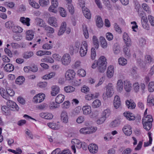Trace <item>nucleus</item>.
I'll use <instances>...</instances> for the list:
<instances>
[{
	"label": "nucleus",
	"mask_w": 154,
	"mask_h": 154,
	"mask_svg": "<svg viewBox=\"0 0 154 154\" xmlns=\"http://www.w3.org/2000/svg\"><path fill=\"white\" fill-rule=\"evenodd\" d=\"M69 116L67 112L65 111H63L60 115V119L63 123L66 124L68 122Z\"/></svg>",
	"instance_id": "obj_8"
},
{
	"label": "nucleus",
	"mask_w": 154,
	"mask_h": 154,
	"mask_svg": "<svg viewBox=\"0 0 154 154\" xmlns=\"http://www.w3.org/2000/svg\"><path fill=\"white\" fill-rule=\"evenodd\" d=\"M14 24L12 21H9L6 22L5 23V27L8 28L12 29Z\"/></svg>",
	"instance_id": "obj_52"
},
{
	"label": "nucleus",
	"mask_w": 154,
	"mask_h": 154,
	"mask_svg": "<svg viewBox=\"0 0 154 154\" xmlns=\"http://www.w3.org/2000/svg\"><path fill=\"white\" fill-rule=\"evenodd\" d=\"M106 117L102 115V117L97 120V123L98 124H101L103 123L106 120Z\"/></svg>",
	"instance_id": "obj_59"
},
{
	"label": "nucleus",
	"mask_w": 154,
	"mask_h": 154,
	"mask_svg": "<svg viewBox=\"0 0 154 154\" xmlns=\"http://www.w3.org/2000/svg\"><path fill=\"white\" fill-rule=\"evenodd\" d=\"M6 93H7V96L8 97V96H14V92L12 89H11L9 88H7L6 89Z\"/></svg>",
	"instance_id": "obj_43"
},
{
	"label": "nucleus",
	"mask_w": 154,
	"mask_h": 154,
	"mask_svg": "<svg viewBox=\"0 0 154 154\" xmlns=\"http://www.w3.org/2000/svg\"><path fill=\"white\" fill-rule=\"evenodd\" d=\"M126 104L127 107L130 109H133L135 108L136 105L134 102L131 100L126 101Z\"/></svg>",
	"instance_id": "obj_17"
},
{
	"label": "nucleus",
	"mask_w": 154,
	"mask_h": 154,
	"mask_svg": "<svg viewBox=\"0 0 154 154\" xmlns=\"http://www.w3.org/2000/svg\"><path fill=\"white\" fill-rule=\"evenodd\" d=\"M7 105L9 107V109H15L17 111H18L19 109V108L16 103L11 100H8L7 102Z\"/></svg>",
	"instance_id": "obj_10"
},
{
	"label": "nucleus",
	"mask_w": 154,
	"mask_h": 154,
	"mask_svg": "<svg viewBox=\"0 0 154 154\" xmlns=\"http://www.w3.org/2000/svg\"><path fill=\"white\" fill-rule=\"evenodd\" d=\"M119 124V121L118 120L115 119L112 121L110 124V126L111 128H114L118 126Z\"/></svg>",
	"instance_id": "obj_40"
},
{
	"label": "nucleus",
	"mask_w": 154,
	"mask_h": 154,
	"mask_svg": "<svg viewBox=\"0 0 154 154\" xmlns=\"http://www.w3.org/2000/svg\"><path fill=\"white\" fill-rule=\"evenodd\" d=\"M88 45L85 42L82 43L79 51V54L81 57H84L86 54L88 50Z\"/></svg>",
	"instance_id": "obj_4"
},
{
	"label": "nucleus",
	"mask_w": 154,
	"mask_h": 154,
	"mask_svg": "<svg viewBox=\"0 0 154 154\" xmlns=\"http://www.w3.org/2000/svg\"><path fill=\"white\" fill-rule=\"evenodd\" d=\"M106 60L104 56H101L98 60V70L100 72H104L106 67Z\"/></svg>",
	"instance_id": "obj_1"
},
{
	"label": "nucleus",
	"mask_w": 154,
	"mask_h": 154,
	"mask_svg": "<svg viewBox=\"0 0 154 154\" xmlns=\"http://www.w3.org/2000/svg\"><path fill=\"white\" fill-rule=\"evenodd\" d=\"M33 55V53L32 52H26L24 54L23 57L26 59H28L32 56Z\"/></svg>",
	"instance_id": "obj_53"
},
{
	"label": "nucleus",
	"mask_w": 154,
	"mask_h": 154,
	"mask_svg": "<svg viewBox=\"0 0 154 154\" xmlns=\"http://www.w3.org/2000/svg\"><path fill=\"white\" fill-rule=\"evenodd\" d=\"M148 20L152 26H154V17L149 15L148 17Z\"/></svg>",
	"instance_id": "obj_61"
},
{
	"label": "nucleus",
	"mask_w": 154,
	"mask_h": 154,
	"mask_svg": "<svg viewBox=\"0 0 154 154\" xmlns=\"http://www.w3.org/2000/svg\"><path fill=\"white\" fill-rule=\"evenodd\" d=\"M39 3L40 5L42 7H45L49 3L48 0H39Z\"/></svg>",
	"instance_id": "obj_51"
},
{
	"label": "nucleus",
	"mask_w": 154,
	"mask_h": 154,
	"mask_svg": "<svg viewBox=\"0 0 154 154\" xmlns=\"http://www.w3.org/2000/svg\"><path fill=\"white\" fill-rule=\"evenodd\" d=\"M123 38L126 46L128 47L130 46L131 45V39L127 33L125 32L124 33Z\"/></svg>",
	"instance_id": "obj_15"
},
{
	"label": "nucleus",
	"mask_w": 154,
	"mask_h": 154,
	"mask_svg": "<svg viewBox=\"0 0 154 154\" xmlns=\"http://www.w3.org/2000/svg\"><path fill=\"white\" fill-rule=\"evenodd\" d=\"M124 88L126 91L130 92L132 88L130 82L128 81H125Z\"/></svg>",
	"instance_id": "obj_25"
},
{
	"label": "nucleus",
	"mask_w": 154,
	"mask_h": 154,
	"mask_svg": "<svg viewBox=\"0 0 154 154\" xmlns=\"http://www.w3.org/2000/svg\"><path fill=\"white\" fill-rule=\"evenodd\" d=\"M113 50L115 54H117L119 53L120 51V47L119 45L117 44H115L113 47Z\"/></svg>",
	"instance_id": "obj_41"
},
{
	"label": "nucleus",
	"mask_w": 154,
	"mask_h": 154,
	"mask_svg": "<svg viewBox=\"0 0 154 154\" xmlns=\"http://www.w3.org/2000/svg\"><path fill=\"white\" fill-rule=\"evenodd\" d=\"M100 40L101 43V46L103 48H106L107 47V44L105 38L103 37H100Z\"/></svg>",
	"instance_id": "obj_37"
},
{
	"label": "nucleus",
	"mask_w": 154,
	"mask_h": 154,
	"mask_svg": "<svg viewBox=\"0 0 154 154\" xmlns=\"http://www.w3.org/2000/svg\"><path fill=\"white\" fill-rule=\"evenodd\" d=\"M144 128L148 131L151 129L152 126V123L149 122H142Z\"/></svg>",
	"instance_id": "obj_31"
},
{
	"label": "nucleus",
	"mask_w": 154,
	"mask_h": 154,
	"mask_svg": "<svg viewBox=\"0 0 154 154\" xmlns=\"http://www.w3.org/2000/svg\"><path fill=\"white\" fill-rule=\"evenodd\" d=\"M41 61L42 62L50 63H53L54 62V60L52 58L49 57L41 59Z\"/></svg>",
	"instance_id": "obj_35"
},
{
	"label": "nucleus",
	"mask_w": 154,
	"mask_h": 154,
	"mask_svg": "<svg viewBox=\"0 0 154 154\" xmlns=\"http://www.w3.org/2000/svg\"><path fill=\"white\" fill-rule=\"evenodd\" d=\"M0 94L3 98L6 100L8 98V97L7 96V93H6L5 90L3 88H0Z\"/></svg>",
	"instance_id": "obj_38"
},
{
	"label": "nucleus",
	"mask_w": 154,
	"mask_h": 154,
	"mask_svg": "<svg viewBox=\"0 0 154 154\" xmlns=\"http://www.w3.org/2000/svg\"><path fill=\"white\" fill-rule=\"evenodd\" d=\"M2 109L4 114L6 115L7 113H8L9 111V108L8 106L7 107L5 106H3L2 107Z\"/></svg>",
	"instance_id": "obj_55"
},
{
	"label": "nucleus",
	"mask_w": 154,
	"mask_h": 154,
	"mask_svg": "<svg viewBox=\"0 0 154 154\" xmlns=\"http://www.w3.org/2000/svg\"><path fill=\"white\" fill-rule=\"evenodd\" d=\"M12 29L13 31L16 33H20L23 31V29L20 26H14Z\"/></svg>",
	"instance_id": "obj_36"
},
{
	"label": "nucleus",
	"mask_w": 154,
	"mask_h": 154,
	"mask_svg": "<svg viewBox=\"0 0 154 154\" xmlns=\"http://www.w3.org/2000/svg\"><path fill=\"white\" fill-rule=\"evenodd\" d=\"M48 125L50 128L53 129L58 130L60 127V125L54 122L48 123Z\"/></svg>",
	"instance_id": "obj_26"
},
{
	"label": "nucleus",
	"mask_w": 154,
	"mask_h": 154,
	"mask_svg": "<svg viewBox=\"0 0 154 154\" xmlns=\"http://www.w3.org/2000/svg\"><path fill=\"white\" fill-rule=\"evenodd\" d=\"M75 73L72 69H68L66 72L65 77L66 80H72L75 77Z\"/></svg>",
	"instance_id": "obj_5"
},
{
	"label": "nucleus",
	"mask_w": 154,
	"mask_h": 154,
	"mask_svg": "<svg viewBox=\"0 0 154 154\" xmlns=\"http://www.w3.org/2000/svg\"><path fill=\"white\" fill-rule=\"evenodd\" d=\"M48 23L51 26L57 27L58 26L57 20L56 18L54 17H49L48 19Z\"/></svg>",
	"instance_id": "obj_9"
},
{
	"label": "nucleus",
	"mask_w": 154,
	"mask_h": 154,
	"mask_svg": "<svg viewBox=\"0 0 154 154\" xmlns=\"http://www.w3.org/2000/svg\"><path fill=\"white\" fill-rule=\"evenodd\" d=\"M100 105V101L98 99L94 101L92 103V106L95 108L99 107Z\"/></svg>",
	"instance_id": "obj_45"
},
{
	"label": "nucleus",
	"mask_w": 154,
	"mask_h": 154,
	"mask_svg": "<svg viewBox=\"0 0 154 154\" xmlns=\"http://www.w3.org/2000/svg\"><path fill=\"white\" fill-rule=\"evenodd\" d=\"M30 5L32 7L35 8H38L39 6L38 3L34 2L33 0H29Z\"/></svg>",
	"instance_id": "obj_44"
},
{
	"label": "nucleus",
	"mask_w": 154,
	"mask_h": 154,
	"mask_svg": "<svg viewBox=\"0 0 154 154\" xmlns=\"http://www.w3.org/2000/svg\"><path fill=\"white\" fill-rule=\"evenodd\" d=\"M88 127H84L82 128L79 131L81 133L84 134H87L89 133Z\"/></svg>",
	"instance_id": "obj_49"
},
{
	"label": "nucleus",
	"mask_w": 154,
	"mask_h": 154,
	"mask_svg": "<svg viewBox=\"0 0 154 154\" xmlns=\"http://www.w3.org/2000/svg\"><path fill=\"white\" fill-rule=\"evenodd\" d=\"M118 62L119 64L124 66L127 63V60L123 57H120L119 59Z\"/></svg>",
	"instance_id": "obj_39"
},
{
	"label": "nucleus",
	"mask_w": 154,
	"mask_h": 154,
	"mask_svg": "<svg viewBox=\"0 0 154 154\" xmlns=\"http://www.w3.org/2000/svg\"><path fill=\"white\" fill-rule=\"evenodd\" d=\"M68 9L69 11L71 14H73L74 12V9L72 5L69 3L68 5Z\"/></svg>",
	"instance_id": "obj_56"
},
{
	"label": "nucleus",
	"mask_w": 154,
	"mask_h": 154,
	"mask_svg": "<svg viewBox=\"0 0 154 154\" xmlns=\"http://www.w3.org/2000/svg\"><path fill=\"white\" fill-rule=\"evenodd\" d=\"M148 89L150 92H152L154 91V82H150L148 85Z\"/></svg>",
	"instance_id": "obj_46"
},
{
	"label": "nucleus",
	"mask_w": 154,
	"mask_h": 154,
	"mask_svg": "<svg viewBox=\"0 0 154 154\" xmlns=\"http://www.w3.org/2000/svg\"><path fill=\"white\" fill-rule=\"evenodd\" d=\"M38 24L41 27H45L46 26V24L44 21L40 18H37L36 19Z\"/></svg>",
	"instance_id": "obj_48"
},
{
	"label": "nucleus",
	"mask_w": 154,
	"mask_h": 154,
	"mask_svg": "<svg viewBox=\"0 0 154 154\" xmlns=\"http://www.w3.org/2000/svg\"><path fill=\"white\" fill-rule=\"evenodd\" d=\"M125 47L123 49V51L126 56L127 57H130L131 55L130 49L127 47Z\"/></svg>",
	"instance_id": "obj_54"
},
{
	"label": "nucleus",
	"mask_w": 154,
	"mask_h": 154,
	"mask_svg": "<svg viewBox=\"0 0 154 154\" xmlns=\"http://www.w3.org/2000/svg\"><path fill=\"white\" fill-rule=\"evenodd\" d=\"M25 79L23 76H19L16 80V83L18 85H22Z\"/></svg>",
	"instance_id": "obj_32"
},
{
	"label": "nucleus",
	"mask_w": 154,
	"mask_h": 154,
	"mask_svg": "<svg viewBox=\"0 0 154 154\" xmlns=\"http://www.w3.org/2000/svg\"><path fill=\"white\" fill-rule=\"evenodd\" d=\"M14 69V66L11 63L6 64L4 67V70L6 72H11Z\"/></svg>",
	"instance_id": "obj_19"
},
{
	"label": "nucleus",
	"mask_w": 154,
	"mask_h": 154,
	"mask_svg": "<svg viewBox=\"0 0 154 154\" xmlns=\"http://www.w3.org/2000/svg\"><path fill=\"white\" fill-rule=\"evenodd\" d=\"M66 31L67 34H69L70 32V29L69 27L66 28V24L65 22H63L61 23L60 29L58 33V35L60 36L62 35Z\"/></svg>",
	"instance_id": "obj_3"
},
{
	"label": "nucleus",
	"mask_w": 154,
	"mask_h": 154,
	"mask_svg": "<svg viewBox=\"0 0 154 154\" xmlns=\"http://www.w3.org/2000/svg\"><path fill=\"white\" fill-rule=\"evenodd\" d=\"M60 13L61 16L62 17H65L66 15V13L65 10L62 8H61L60 9Z\"/></svg>",
	"instance_id": "obj_60"
},
{
	"label": "nucleus",
	"mask_w": 154,
	"mask_h": 154,
	"mask_svg": "<svg viewBox=\"0 0 154 154\" xmlns=\"http://www.w3.org/2000/svg\"><path fill=\"white\" fill-rule=\"evenodd\" d=\"M55 73L54 72H51L49 74L44 75L43 77V79H50L55 75Z\"/></svg>",
	"instance_id": "obj_47"
},
{
	"label": "nucleus",
	"mask_w": 154,
	"mask_h": 154,
	"mask_svg": "<svg viewBox=\"0 0 154 154\" xmlns=\"http://www.w3.org/2000/svg\"><path fill=\"white\" fill-rule=\"evenodd\" d=\"M123 83L121 79L118 80L117 82V88L119 92H121L123 89Z\"/></svg>",
	"instance_id": "obj_29"
},
{
	"label": "nucleus",
	"mask_w": 154,
	"mask_h": 154,
	"mask_svg": "<svg viewBox=\"0 0 154 154\" xmlns=\"http://www.w3.org/2000/svg\"><path fill=\"white\" fill-rule=\"evenodd\" d=\"M34 36V32L31 30L27 31L26 32V38L28 40H32Z\"/></svg>",
	"instance_id": "obj_18"
},
{
	"label": "nucleus",
	"mask_w": 154,
	"mask_h": 154,
	"mask_svg": "<svg viewBox=\"0 0 154 154\" xmlns=\"http://www.w3.org/2000/svg\"><path fill=\"white\" fill-rule=\"evenodd\" d=\"M131 128L129 125L125 126L122 129L123 132L125 135L130 136L132 134Z\"/></svg>",
	"instance_id": "obj_12"
},
{
	"label": "nucleus",
	"mask_w": 154,
	"mask_h": 154,
	"mask_svg": "<svg viewBox=\"0 0 154 154\" xmlns=\"http://www.w3.org/2000/svg\"><path fill=\"white\" fill-rule=\"evenodd\" d=\"M65 98L64 96L62 94H59L56 97L55 101L56 103L57 104H60L63 101Z\"/></svg>",
	"instance_id": "obj_24"
},
{
	"label": "nucleus",
	"mask_w": 154,
	"mask_h": 154,
	"mask_svg": "<svg viewBox=\"0 0 154 154\" xmlns=\"http://www.w3.org/2000/svg\"><path fill=\"white\" fill-rule=\"evenodd\" d=\"M81 110V108L80 107H77L73 110L72 113L74 115H77L80 113Z\"/></svg>",
	"instance_id": "obj_57"
},
{
	"label": "nucleus",
	"mask_w": 154,
	"mask_h": 154,
	"mask_svg": "<svg viewBox=\"0 0 154 154\" xmlns=\"http://www.w3.org/2000/svg\"><path fill=\"white\" fill-rule=\"evenodd\" d=\"M75 88L71 86H68L65 87L64 88V91L66 93H70L74 91Z\"/></svg>",
	"instance_id": "obj_33"
},
{
	"label": "nucleus",
	"mask_w": 154,
	"mask_h": 154,
	"mask_svg": "<svg viewBox=\"0 0 154 154\" xmlns=\"http://www.w3.org/2000/svg\"><path fill=\"white\" fill-rule=\"evenodd\" d=\"M83 113L84 115H87L91 112V107L89 105L84 106L82 108Z\"/></svg>",
	"instance_id": "obj_21"
},
{
	"label": "nucleus",
	"mask_w": 154,
	"mask_h": 154,
	"mask_svg": "<svg viewBox=\"0 0 154 154\" xmlns=\"http://www.w3.org/2000/svg\"><path fill=\"white\" fill-rule=\"evenodd\" d=\"M124 116L128 120L131 121L135 119V117L133 114L128 112H125L123 113Z\"/></svg>",
	"instance_id": "obj_22"
},
{
	"label": "nucleus",
	"mask_w": 154,
	"mask_h": 154,
	"mask_svg": "<svg viewBox=\"0 0 154 154\" xmlns=\"http://www.w3.org/2000/svg\"><path fill=\"white\" fill-rule=\"evenodd\" d=\"M53 47V45L51 44L46 43L44 44L42 46L43 48L44 49L49 50Z\"/></svg>",
	"instance_id": "obj_63"
},
{
	"label": "nucleus",
	"mask_w": 154,
	"mask_h": 154,
	"mask_svg": "<svg viewBox=\"0 0 154 154\" xmlns=\"http://www.w3.org/2000/svg\"><path fill=\"white\" fill-rule=\"evenodd\" d=\"M38 85L40 88H43L47 86V83L46 82H40L38 84Z\"/></svg>",
	"instance_id": "obj_64"
},
{
	"label": "nucleus",
	"mask_w": 154,
	"mask_h": 154,
	"mask_svg": "<svg viewBox=\"0 0 154 154\" xmlns=\"http://www.w3.org/2000/svg\"><path fill=\"white\" fill-rule=\"evenodd\" d=\"M114 68L113 66H110L108 67L106 72V76L109 78L112 77L114 73Z\"/></svg>",
	"instance_id": "obj_16"
},
{
	"label": "nucleus",
	"mask_w": 154,
	"mask_h": 154,
	"mask_svg": "<svg viewBox=\"0 0 154 154\" xmlns=\"http://www.w3.org/2000/svg\"><path fill=\"white\" fill-rule=\"evenodd\" d=\"M30 19L28 17L25 18L23 17H20V21L23 24L26 25L27 26H29L30 25Z\"/></svg>",
	"instance_id": "obj_20"
},
{
	"label": "nucleus",
	"mask_w": 154,
	"mask_h": 154,
	"mask_svg": "<svg viewBox=\"0 0 154 154\" xmlns=\"http://www.w3.org/2000/svg\"><path fill=\"white\" fill-rule=\"evenodd\" d=\"M51 5L49 8V11L51 12L56 13L57 12L56 9L58 5V2L57 0H51Z\"/></svg>",
	"instance_id": "obj_7"
},
{
	"label": "nucleus",
	"mask_w": 154,
	"mask_h": 154,
	"mask_svg": "<svg viewBox=\"0 0 154 154\" xmlns=\"http://www.w3.org/2000/svg\"><path fill=\"white\" fill-rule=\"evenodd\" d=\"M146 44V39L143 38H141L139 40V45L141 47H143Z\"/></svg>",
	"instance_id": "obj_58"
},
{
	"label": "nucleus",
	"mask_w": 154,
	"mask_h": 154,
	"mask_svg": "<svg viewBox=\"0 0 154 154\" xmlns=\"http://www.w3.org/2000/svg\"><path fill=\"white\" fill-rule=\"evenodd\" d=\"M147 102L149 106H153L154 105V98L152 95L149 94L148 96Z\"/></svg>",
	"instance_id": "obj_30"
},
{
	"label": "nucleus",
	"mask_w": 154,
	"mask_h": 154,
	"mask_svg": "<svg viewBox=\"0 0 154 154\" xmlns=\"http://www.w3.org/2000/svg\"><path fill=\"white\" fill-rule=\"evenodd\" d=\"M92 39L94 44L95 48L97 49H98L99 46V45L98 40L97 37L96 36L94 35L93 36Z\"/></svg>",
	"instance_id": "obj_42"
},
{
	"label": "nucleus",
	"mask_w": 154,
	"mask_h": 154,
	"mask_svg": "<svg viewBox=\"0 0 154 154\" xmlns=\"http://www.w3.org/2000/svg\"><path fill=\"white\" fill-rule=\"evenodd\" d=\"M152 121L153 119L152 117L150 115H148L146 116H144L142 119V122H149L152 123Z\"/></svg>",
	"instance_id": "obj_27"
},
{
	"label": "nucleus",
	"mask_w": 154,
	"mask_h": 154,
	"mask_svg": "<svg viewBox=\"0 0 154 154\" xmlns=\"http://www.w3.org/2000/svg\"><path fill=\"white\" fill-rule=\"evenodd\" d=\"M61 61L62 63L65 66H67L69 64L71 61L70 55L68 54H64L61 58Z\"/></svg>",
	"instance_id": "obj_6"
},
{
	"label": "nucleus",
	"mask_w": 154,
	"mask_h": 154,
	"mask_svg": "<svg viewBox=\"0 0 154 154\" xmlns=\"http://www.w3.org/2000/svg\"><path fill=\"white\" fill-rule=\"evenodd\" d=\"M111 114V111L109 109H107L104 110L102 115L106 118H107Z\"/></svg>",
	"instance_id": "obj_50"
},
{
	"label": "nucleus",
	"mask_w": 154,
	"mask_h": 154,
	"mask_svg": "<svg viewBox=\"0 0 154 154\" xmlns=\"http://www.w3.org/2000/svg\"><path fill=\"white\" fill-rule=\"evenodd\" d=\"M89 151L93 153H94L97 152L98 147L97 145L95 144L91 143L88 146Z\"/></svg>",
	"instance_id": "obj_11"
},
{
	"label": "nucleus",
	"mask_w": 154,
	"mask_h": 154,
	"mask_svg": "<svg viewBox=\"0 0 154 154\" xmlns=\"http://www.w3.org/2000/svg\"><path fill=\"white\" fill-rule=\"evenodd\" d=\"M113 105L114 107L116 109L119 108L121 105L120 99L118 95H116L114 97Z\"/></svg>",
	"instance_id": "obj_14"
},
{
	"label": "nucleus",
	"mask_w": 154,
	"mask_h": 154,
	"mask_svg": "<svg viewBox=\"0 0 154 154\" xmlns=\"http://www.w3.org/2000/svg\"><path fill=\"white\" fill-rule=\"evenodd\" d=\"M82 30L84 35L86 38L89 37V34L86 26L82 25Z\"/></svg>",
	"instance_id": "obj_34"
},
{
	"label": "nucleus",
	"mask_w": 154,
	"mask_h": 154,
	"mask_svg": "<svg viewBox=\"0 0 154 154\" xmlns=\"http://www.w3.org/2000/svg\"><path fill=\"white\" fill-rule=\"evenodd\" d=\"M51 88L52 91L51 92V94L52 96H56L59 93L60 88L58 86L54 85Z\"/></svg>",
	"instance_id": "obj_23"
},
{
	"label": "nucleus",
	"mask_w": 154,
	"mask_h": 154,
	"mask_svg": "<svg viewBox=\"0 0 154 154\" xmlns=\"http://www.w3.org/2000/svg\"><path fill=\"white\" fill-rule=\"evenodd\" d=\"M114 88L112 83H109L106 88V92L103 94V98L104 100L112 97L114 93Z\"/></svg>",
	"instance_id": "obj_2"
},
{
	"label": "nucleus",
	"mask_w": 154,
	"mask_h": 154,
	"mask_svg": "<svg viewBox=\"0 0 154 154\" xmlns=\"http://www.w3.org/2000/svg\"><path fill=\"white\" fill-rule=\"evenodd\" d=\"M83 13L86 18L90 19L91 17V14L89 10L85 6L82 8Z\"/></svg>",
	"instance_id": "obj_13"
},
{
	"label": "nucleus",
	"mask_w": 154,
	"mask_h": 154,
	"mask_svg": "<svg viewBox=\"0 0 154 154\" xmlns=\"http://www.w3.org/2000/svg\"><path fill=\"white\" fill-rule=\"evenodd\" d=\"M70 103L69 101H66L63 103L62 105V107L64 109H66L69 108V106Z\"/></svg>",
	"instance_id": "obj_62"
},
{
	"label": "nucleus",
	"mask_w": 154,
	"mask_h": 154,
	"mask_svg": "<svg viewBox=\"0 0 154 154\" xmlns=\"http://www.w3.org/2000/svg\"><path fill=\"white\" fill-rule=\"evenodd\" d=\"M96 24L97 26L99 28L102 27L103 25V22L100 16H98L96 20Z\"/></svg>",
	"instance_id": "obj_28"
}]
</instances>
